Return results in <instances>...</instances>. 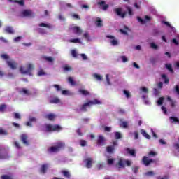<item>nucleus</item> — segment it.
Returning a JSON list of instances; mask_svg holds the SVG:
<instances>
[{"label":"nucleus","mask_w":179,"mask_h":179,"mask_svg":"<svg viewBox=\"0 0 179 179\" xmlns=\"http://www.w3.org/2000/svg\"><path fill=\"white\" fill-rule=\"evenodd\" d=\"M96 27H103V21L101 20V19H100V18H99V17L96 19Z\"/></svg>","instance_id":"25"},{"label":"nucleus","mask_w":179,"mask_h":179,"mask_svg":"<svg viewBox=\"0 0 179 179\" xmlns=\"http://www.w3.org/2000/svg\"><path fill=\"white\" fill-rule=\"evenodd\" d=\"M145 176H148V177H152V176H155V172L152 171H148L145 173Z\"/></svg>","instance_id":"51"},{"label":"nucleus","mask_w":179,"mask_h":179,"mask_svg":"<svg viewBox=\"0 0 179 179\" xmlns=\"http://www.w3.org/2000/svg\"><path fill=\"white\" fill-rule=\"evenodd\" d=\"M151 20H152V17H150L149 15L145 16L144 20H145V23H149V22H150Z\"/></svg>","instance_id":"55"},{"label":"nucleus","mask_w":179,"mask_h":179,"mask_svg":"<svg viewBox=\"0 0 179 179\" xmlns=\"http://www.w3.org/2000/svg\"><path fill=\"white\" fill-rule=\"evenodd\" d=\"M39 27H47V29H51V25L45 23L39 24Z\"/></svg>","instance_id":"37"},{"label":"nucleus","mask_w":179,"mask_h":179,"mask_svg":"<svg viewBox=\"0 0 179 179\" xmlns=\"http://www.w3.org/2000/svg\"><path fill=\"white\" fill-rule=\"evenodd\" d=\"M50 104H58V103H61V100L58 97H55L50 100Z\"/></svg>","instance_id":"21"},{"label":"nucleus","mask_w":179,"mask_h":179,"mask_svg":"<svg viewBox=\"0 0 179 179\" xmlns=\"http://www.w3.org/2000/svg\"><path fill=\"white\" fill-rule=\"evenodd\" d=\"M0 159H6V155H3V150L0 147Z\"/></svg>","instance_id":"38"},{"label":"nucleus","mask_w":179,"mask_h":179,"mask_svg":"<svg viewBox=\"0 0 179 179\" xmlns=\"http://www.w3.org/2000/svg\"><path fill=\"white\" fill-rule=\"evenodd\" d=\"M14 118L15 120H22V116L18 113H14Z\"/></svg>","instance_id":"44"},{"label":"nucleus","mask_w":179,"mask_h":179,"mask_svg":"<svg viewBox=\"0 0 179 179\" xmlns=\"http://www.w3.org/2000/svg\"><path fill=\"white\" fill-rule=\"evenodd\" d=\"M20 139L22 142V143H24V145H29V141H27V135L26 134H22L20 136Z\"/></svg>","instance_id":"14"},{"label":"nucleus","mask_w":179,"mask_h":179,"mask_svg":"<svg viewBox=\"0 0 179 179\" xmlns=\"http://www.w3.org/2000/svg\"><path fill=\"white\" fill-rule=\"evenodd\" d=\"M124 94H125L127 99H129V97H131V94L127 90H124Z\"/></svg>","instance_id":"53"},{"label":"nucleus","mask_w":179,"mask_h":179,"mask_svg":"<svg viewBox=\"0 0 179 179\" xmlns=\"http://www.w3.org/2000/svg\"><path fill=\"white\" fill-rule=\"evenodd\" d=\"M97 145L99 146H104V137H103V136H99L97 140Z\"/></svg>","instance_id":"13"},{"label":"nucleus","mask_w":179,"mask_h":179,"mask_svg":"<svg viewBox=\"0 0 179 179\" xmlns=\"http://www.w3.org/2000/svg\"><path fill=\"white\" fill-rule=\"evenodd\" d=\"M126 9L128 10L129 16H132L134 15V12L132 11V7L127 6Z\"/></svg>","instance_id":"36"},{"label":"nucleus","mask_w":179,"mask_h":179,"mask_svg":"<svg viewBox=\"0 0 179 179\" xmlns=\"http://www.w3.org/2000/svg\"><path fill=\"white\" fill-rule=\"evenodd\" d=\"M19 92L20 94H26V96H30L31 94V92L26 88H22Z\"/></svg>","instance_id":"16"},{"label":"nucleus","mask_w":179,"mask_h":179,"mask_svg":"<svg viewBox=\"0 0 179 179\" xmlns=\"http://www.w3.org/2000/svg\"><path fill=\"white\" fill-rule=\"evenodd\" d=\"M37 30L40 34H47V31H45V29L43 28H38Z\"/></svg>","instance_id":"41"},{"label":"nucleus","mask_w":179,"mask_h":179,"mask_svg":"<svg viewBox=\"0 0 179 179\" xmlns=\"http://www.w3.org/2000/svg\"><path fill=\"white\" fill-rule=\"evenodd\" d=\"M157 179H169V176H164V177H160V176H158L157 178Z\"/></svg>","instance_id":"63"},{"label":"nucleus","mask_w":179,"mask_h":179,"mask_svg":"<svg viewBox=\"0 0 179 179\" xmlns=\"http://www.w3.org/2000/svg\"><path fill=\"white\" fill-rule=\"evenodd\" d=\"M6 104H1L0 105V113H5V110H6Z\"/></svg>","instance_id":"31"},{"label":"nucleus","mask_w":179,"mask_h":179,"mask_svg":"<svg viewBox=\"0 0 179 179\" xmlns=\"http://www.w3.org/2000/svg\"><path fill=\"white\" fill-rule=\"evenodd\" d=\"M120 127L121 128H128V122H122L120 123Z\"/></svg>","instance_id":"42"},{"label":"nucleus","mask_w":179,"mask_h":179,"mask_svg":"<svg viewBox=\"0 0 179 179\" xmlns=\"http://www.w3.org/2000/svg\"><path fill=\"white\" fill-rule=\"evenodd\" d=\"M132 171H133V173L136 174V173L139 172V167H138V166L133 167L132 168Z\"/></svg>","instance_id":"54"},{"label":"nucleus","mask_w":179,"mask_h":179,"mask_svg":"<svg viewBox=\"0 0 179 179\" xmlns=\"http://www.w3.org/2000/svg\"><path fill=\"white\" fill-rule=\"evenodd\" d=\"M174 148H175V149H176V150H178V152H179V144L178 143L174 144Z\"/></svg>","instance_id":"64"},{"label":"nucleus","mask_w":179,"mask_h":179,"mask_svg":"<svg viewBox=\"0 0 179 179\" xmlns=\"http://www.w3.org/2000/svg\"><path fill=\"white\" fill-rule=\"evenodd\" d=\"M162 79L164 80V83L168 85V83H170V80L167 78V76L166 74H162Z\"/></svg>","instance_id":"29"},{"label":"nucleus","mask_w":179,"mask_h":179,"mask_svg":"<svg viewBox=\"0 0 179 179\" xmlns=\"http://www.w3.org/2000/svg\"><path fill=\"white\" fill-rule=\"evenodd\" d=\"M6 64L11 69H16L17 68V63L13 60L6 61Z\"/></svg>","instance_id":"7"},{"label":"nucleus","mask_w":179,"mask_h":179,"mask_svg":"<svg viewBox=\"0 0 179 179\" xmlns=\"http://www.w3.org/2000/svg\"><path fill=\"white\" fill-rule=\"evenodd\" d=\"M31 71H33V64H28L27 70H24L23 67L20 68V71L23 75H29L30 76H33V74L31 73Z\"/></svg>","instance_id":"5"},{"label":"nucleus","mask_w":179,"mask_h":179,"mask_svg":"<svg viewBox=\"0 0 179 179\" xmlns=\"http://www.w3.org/2000/svg\"><path fill=\"white\" fill-rule=\"evenodd\" d=\"M68 82L71 85V86H76V82L73 80V78L72 77H69L68 78Z\"/></svg>","instance_id":"26"},{"label":"nucleus","mask_w":179,"mask_h":179,"mask_svg":"<svg viewBox=\"0 0 179 179\" xmlns=\"http://www.w3.org/2000/svg\"><path fill=\"white\" fill-rule=\"evenodd\" d=\"M93 77L94 79H96V80H103V76L100 74L94 73L93 74Z\"/></svg>","instance_id":"28"},{"label":"nucleus","mask_w":179,"mask_h":179,"mask_svg":"<svg viewBox=\"0 0 179 179\" xmlns=\"http://www.w3.org/2000/svg\"><path fill=\"white\" fill-rule=\"evenodd\" d=\"M85 162H86L87 169H92V164H93V159L92 158H87L85 159Z\"/></svg>","instance_id":"11"},{"label":"nucleus","mask_w":179,"mask_h":179,"mask_svg":"<svg viewBox=\"0 0 179 179\" xmlns=\"http://www.w3.org/2000/svg\"><path fill=\"white\" fill-rule=\"evenodd\" d=\"M137 20L141 22V24H145L146 23V20L141 18L140 17H137Z\"/></svg>","instance_id":"52"},{"label":"nucleus","mask_w":179,"mask_h":179,"mask_svg":"<svg viewBox=\"0 0 179 179\" xmlns=\"http://www.w3.org/2000/svg\"><path fill=\"white\" fill-rule=\"evenodd\" d=\"M63 69L65 72H69L72 71V67H71L69 65L66 64L63 66Z\"/></svg>","instance_id":"27"},{"label":"nucleus","mask_w":179,"mask_h":179,"mask_svg":"<svg viewBox=\"0 0 179 179\" xmlns=\"http://www.w3.org/2000/svg\"><path fill=\"white\" fill-rule=\"evenodd\" d=\"M122 138V134H121L119 131L115 132V138L121 139Z\"/></svg>","instance_id":"32"},{"label":"nucleus","mask_w":179,"mask_h":179,"mask_svg":"<svg viewBox=\"0 0 179 179\" xmlns=\"http://www.w3.org/2000/svg\"><path fill=\"white\" fill-rule=\"evenodd\" d=\"M106 38H110L112 41H110V44L113 45H118V41L115 40V37L111 36V35H107Z\"/></svg>","instance_id":"9"},{"label":"nucleus","mask_w":179,"mask_h":179,"mask_svg":"<svg viewBox=\"0 0 179 179\" xmlns=\"http://www.w3.org/2000/svg\"><path fill=\"white\" fill-rule=\"evenodd\" d=\"M22 13L24 17H27L29 16L34 17V14H33L31 10H24Z\"/></svg>","instance_id":"8"},{"label":"nucleus","mask_w":179,"mask_h":179,"mask_svg":"<svg viewBox=\"0 0 179 179\" xmlns=\"http://www.w3.org/2000/svg\"><path fill=\"white\" fill-rule=\"evenodd\" d=\"M157 155V153L156 152H154V151H150L149 153H148V156L150 157H155V156H156Z\"/></svg>","instance_id":"48"},{"label":"nucleus","mask_w":179,"mask_h":179,"mask_svg":"<svg viewBox=\"0 0 179 179\" xmlns=\"http://www.w3.org/2000/svg\"><path fill=\"white\" fill-rule=\"evenodd\" d=\"M6 33H8V34H14L15 31H13V28L12 27H6L5 28Z\"/></svg>","instance_id":"20"},{"label":"nucleus","mask_w":179,"mask_h":179,"mask_svg":"<svg viewBox=\"0 0 179 179\" xmlns=\"http://www.w3.org/2000/svg\"><path fill=\"white\" fill-rule=\"evenodd\" d=\"M106 151L108 153H113L114 152V147L113 146H108L106 148Z\"/></svg>","instance_id":"40"},{"label":"nucleus","mask_w":179,"mask_h":179,"mask_svg":"<svg viewBox=\"0 0 179 179\" xmlns=\"http://www.w3.org/2000/svg\"><path fill=\"white\" fill-rule=\"evenodd\" d=\"M45 132H61L63 128L59 124H47L45 125Z\"/></svg>","instance_id":"1"},{"label":"nucleus","mask_w":179,"mask_h":179,"mask_svg":"<svg viewBox=\"0 0 179 179\" xmlns=\"http://www.w3.org/2000/svg\"><path fill=\"white\" fill-rule=\"evenodd\" d=\"M61 173L66 178H71V173H69V171L63 170Z\"/></svg>","instance_id":"22"},{"label":"nucleus","mask_w":179,"mask_h":179,"mask_svg":"<svg viewBox=\"0 0 179 179\" xmlns=\"http://www.w3.org/2000/svg\"><path fill=\"white\" fill-rule=\"evenodd\" d=\"M96 104H101V101H99L97 99H94L93 101H88L87 103L82 105L80 111L86 113V111H87V107H92V106Z\"/></svg>","instance_id":"2"},{"label":"nucleus","mask_w":179,"mask_h":179,"mask_svg":"<svg viewBox=\"0 0 179 179\" xmlns=\"http://www.w3.org/2000/svg\"><path fill=\"white\" fill-rule=\"evenodd\" d=\"M71 30H73V33H75V34H78V36H80V34H82V29H80V27H73L71 28Z\"/></svg>","instance_id":"10"},{"label":"nucleus","mask_w":179,"mask_h":179,"mask_svg":"<svg viewBox=\"0 0 179 179\" xmlns=\"http://www.w3.org/2000/svg\"><path fill=\"white\" fill-rule=\"evenodd\" d=\"M121 59L122 62H128V58L126 56H121Z\"/></svg>","instance_id":"59"},{"label":"nucleus","mask_w":179,"mask_h":179,"mask_svg":"<svg viewBox=\"0 0 179 179\" xmlns=\"http://www.w3.org/2000/svg\"><path fill=\"white\" fill-rule=\"evenodd\" d=\"M169 120H170L171 122H172V124L174 122H178L179 124V120H178V118H177L176 117L171 116L169 117Z\"/></svg>","instance_id":"30"},{"label":"nucleus","mask_w":179,"mask_h":179,"mask_svg":"<svg viewBox=\"0 0 179 179\" xmlns=\"http://www.w3.org/2000/svg\"><path fill=\"white\" fill-rule=\"evenodd\" d=\"M53 87H55L57 92H60V90H61V87H59V85H58L57 84H55L53 85Z\"/></svg>","instance_id":"60"},{"label":"nucleus","mask_w":179,"mask_h":179,"mask_svg":"<svg viewBox=\"0 0 179 179\" xmlns=\"http://www.w3.org/2000/svg\"><path fill=\"white\" fill-rule=\"evenodd\" d=\"M46 171H47V166L45 164L42 165L41 168V172H42L43 174H45Z\"/></svg>","instance_id":"33"},{"label":"nucleus","mask_w":179,"mask_h":179,"mask_svg":"<svg viewBox=\"0 0 179 179\" xmlns=\"http://www.w3.org/2000/svg\"><path fill=\"white\" fill-rule=\"evenodd\" d=\"M43 58L48 62H54V57L45 56Z\"/></svg>","instance_id":"35"},{"label":"nucleus","mask_w":179,"mask_h":179,"mask_svg":"<svg viewBox=\"0 0 179 179\" xmlns=\"http://www.w3.org/2000/svg\"><path fill=\"white\" fill-rule=\"evenodd\" d=\"M113 12L115 15H117V16H119L122 19H125L127 17V11L122 12V8H114Z\"/></svg>","instance_id":"3"},{"label":"nucleus","mask_w":179,"mask_h":179,"mask_svg":"<svg viewBox=\"0 0 179 179\" xmlns=\"http://www.w3.org/2000/svg\"><path fill=\"white\" fill-rule=\"evenodd\" d=\"M163 101H164V97L159 98V99L157 101L158 106H162V104H163Z\"/></svg>","instance_id":"46"},{"label":"nucleus","mask_w":179,"mask_h":179,"mask_svg":"<svg viewBox=\"0 0 179 179\" xmlns=\"http://www.w3.org/2000/svg\"><path fill=\"white\" fill-rule=\"evenodd\" d=\"M126 150L127 153H129V155H131V156H134V157H136V152H135V150L126 148Z\"/></svg>","instance_id":"18"},{"label":"nucleus","mask_w":179,"mask_h":179,"mask_svg":"<svg viewBox=\"0 0 179 179\" xmlns=\"http://www.w3.org/2000/svg\"><path fill=\"white\" fill-rule=\"evenodd\" d=\"M142 162H143V164H144V166H148L152 164V163H155V160L152 159H149L148 157L144 156L142 159Z\"/></svg>","instance_id":"6"},{"label":"nucleus","mask_w":179,"mask_h":179,"mask_svg":"<svg viewBox=\"0 0 179 179\" xmlns=\"http://www.w3.org/2000/svg\"><path fill=\"white\" fill-rule=\"evenodd\" d=\"M150 47L154 50H157V45H156L155 43H150Z\"/></svg>","instance_id":"58"},{"label":"nucleus","mask_w":179,"mask_h":179,"mask_svg":"<svg viewBox=\"0 0 179 179\" xmlns=\"http://www.w3.org/2000/svg\"><path fill=\"white\" fill-rule=\"evenodd\" d=\"M14 146L15 148H17V149H21V148H22L20 146V143H19V142H17V141L14 142Z\"/></svg>","instance_id":"56"},{"label":"nucleus","mask_w":179,"mask_h":179,"mask_svg":"<svg viewBox=\"0 0 179 179\" xmlns=\"http://www.w3.org/2000/svg\"><path fill=\"white\" fill-rule=\"evenodd\" d=\"M124 163H125V161H124V159L120 158L117 163L119 166V169H124V167H125V165L124 164Z\"/></svg>","instance_id":"23"},{"label":"nucleus","mask_w":179,"mask_h":179,"mask_svg":"<svg viewBox=\"0 0 179 179\" xmlns=\"http://www.w3.org/2000/svg\"><path fill=\"white\" fill-rule=\"evenodd\" d=\"M107 163L109 166H111V164H114V159L113 158L108 159Z\"/></svg>","instance_id":"50"},{"label":"nucleus","mask_w":179,"mask_h":179,"mask_svg":"<svg viewBox=\"0 0 179 179\" xmlns=\"http://www.w3.org/2000/svg\"><path fill=\"white\" fill-rule=\"evenodd\" d=\"M104 131L106 132H111V127H104Z\"/></svg>","instance_id":"61"},{"label":"nucleus","mask_w":179,"mask_h":179,"mask_svg":"<svg viewBox=\"0 0 179 179\" xmlns=\"http://www.w3.org/2000/svg\"><path fill=\"white\" fill-rule=\"evenodd\" d=\"M45 118L49 120V121H54L55 120V115L53 113H50L45 115Z\"/></svg>","instance_id":"19"},{"label":"nucleus","mask_w":179,"mask_h":179,"mask_svg":"<svg viewBox=\"0 0 179 179\" xmlns=\"http://www.w3.org/2000/svg\"><path fill=\"white\" fill-rule=\"evenodd\" d=\"M141 132L143 136L146 138V139H150V135L148 134V133H146V131L143 129H141Z\"/></svg>","instance_id":"24"},{"label":"nucleus","mask_w":179,"mask_h":179,"mask_svg":"<svg viewBox=\"0 0 179 179\" xmlns=\"http://www.w3.org/2000/svg\"><path fill=\"white\" fill-rule=\"evenodd\" d=\"M166 68L168 69V71H171V73L174 72L173 70V67L171 66V64H166Z\"/></svg>","instance_id":"45"},{"label":"nucleus","mask_w":179,"mask_h":179,"mask_svg":"<svg viewBox=\"0 0 179 179\" xmlns=\"http://www.w3.org/2000/svg\"><path fill=\"white\" fill-rule=\"evenodd\" d=\"M98 5H99V6H102V9L103 10H107V9H108V4H106V1H101L99 2H98Z\"/></svg>","instance_id":"12"},{"label":"nucleus","mask_w":179,"mask_h":179,"mask_svg":"<svg viewBox=\"0 0 179 179\" xmlns=\"http://www.w3.org/2000/svg\"><path fill=\"white\" fill-rule=\"evenodd\" d=\"M175 92L179 96V86L178 85L175 86Z\"/></svg>","instance_id":"62"},{"label":"nucleus","mask_w":179,"mask_h":179,"mask_svg":"<svg viewBox=\"0 0 179 179\" xmlns=\"http://www.w3.org/2000/svg\"><path fill=\"white\" fill-rule=\"evenodd\" d=\"M71 55L73 58H77L78 57V52H76V50H72L71 52Z\"/></svg>","instance_id":"43"},{"label":"nucleus","mask_w":179,"mask_h":179,"mask_svg":"<svg viewBox=\"0 0 179 179\" xmlns=\"http://www.w3.org/2000/svg\"><path fill=\"white\" fill-rule=\"evenodd\" d=\"M8 2H13L14 3H18L20 6H24V0H8Z\"/></svg>","instance_id":"17"},{"label":"nucleus","mask_w":179,"mask_h":179,"mask_svg":"<svg viewBox=\"0 0 179 179\" xmlns=\"http://www.w3.org/2000/svg\"><path fill=\"white\" fill-rule=\"evenodd\" d=\"M70 43H74L75 44H76L78 43H80V39L79 38L71 39L70 40Z\"/></svg>","instance_id":"49"},{"label":"nucleus","mask_w":179,"mask_h":179,"mask_svg":"<svg viewBox=\"0 0 179 179\" xmlns=\"http://www.w3.org/2000/svg\"><path fill=\"white\" fill-rule=\"evenodd\" d=\"M1 58H2V59H5V61H9V55L8 54H2L1 55Z\"/></svg>","instance_id":"34"},{"label":"nucleus","mask_w":179,"mask_h":179,"mask_svg":"<svg viewBox=\"0 0 179 179\" xmlns=\"http://www.w3.org/2000/svg\"><path fill=\"white\" fill-rule=\"evenodd\" d=\"M87 144V142L85 140H80V146L85 147V146H86Z\"/></svg>","instance_id":"47"},{"label":"nucleus","mask_w":179,"mask_h":179,"mask_svg":"<svg viewBox=\"0 0 179 179\" xmlns=\"http://www.w3.org/2000/svg\"><path fill=\"white\" fill-rule=\"evenodd\" d=\"M0 135H8V131L0 129Z\"/></svg>","instance_id":"57"},{"label":"nucleus","mask_w":179,"mask_h":179,"mask_svg":"<svg viewBox=\"0 0 179 179\" xmlns=\"http://www.w3.org/2000/svg\"><path fill=\"white\" fill-rule=\"evenodd\" d=\"M0 159H6V155H3V150L0 147Z\"/></svg>","instance_id":"39"},{"label":"nucleus","mask_w":179,"mask_h":179,"mask_svg":"<svg viewBox=\"0 0 179 179\" xmlns=\"http://www.w3.org/2000/svg\"><path fill=\"white\" fill-rule=\"evenodd\" d=\"M65 146V144L61 142L57 143L56 145L52 146L50 148V152L55 153V152H59Z\"/></svg>","instance_id":"4"},{"label":"nucleus","mask_w":179,"mask_h":179,"mask_svg":"<svg viewBox=\"0 0 179 179\" xmlns=\"http://www.w3.org/2000/svg\"><path fill=\"white\" fill-rule=\"evenodd\" d=\"M78 93L83 96H90V92L85 89H79Z\"/></svg>","instance_id":"15"}]
</instances>
